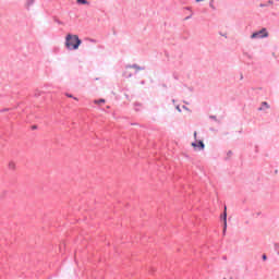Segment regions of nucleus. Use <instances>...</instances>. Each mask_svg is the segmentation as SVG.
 I'll list each match as a JSON object with an SVG mask.
<instances>
[{"label":"nucleus","mask_w":279,"mask_h":279,"mask_svg":"<svg viewBox=\"0 0 279 279\" xmlns=\"http://www.w3.org/2000/svg\"><path fill=\"white\" fill-rule=\"evenodd\" d=\"M228 210V207H225V213H223V216H222V219H223V234H226V230H228V213L226 211Z\"/></svg>","instance_id":"obj_5"},{"label":"nucleus","mask_w":279,"mask_h":279,"mask_svg":"<svg viewBox=\"0 0 279 279\" xmlns=\"http://www.w3.org/2000/svg\"><path fill=\"white\" fill-rule=\"evenodd\" d=\"M263 260H267V255H263Z\"/></svg>","instance_id":"obj_14"},{"label":"nucleus","mask_w":279,"mask_h":279,"mask_svg":"<svg viewBox=\"0 0 279 279\" xmlns=\"http://www.w3.org/2000/svg\"><path fill=\"white\" fill-rule=\"evenodd\" d=\"M259 8H267V4L260 3Z\"/></svg>","instance_id":"obj_11"},{"label":"nucleus","mask_w":279,"mask_h":279,"mask_svg":"<svg viewBox=\"0 0 279 279\" xmlns=\"http://www.w3.org/2000/svg\"><path fill=\"white\" fill-rule=\"evenodd\" d=\"M76 3H81L82 5H86L88 3L87 0H76Z\"/></svg>","instance_id":"obj_9"},{"label":"nucleus","mask_w":279,"mask_h":279,"mask_svg":"<svg viewBox=\"0 0 279 279\" xmlns=\"http://www.w3.org/2000/svg\"><path fill=\"white\" fill-rule=\"evenodd\" d=\"M94 104H96V106H101V104H106V99L100 98L98 100H94Z\"/></svg>","instance_id":"obj_7"},{"label":"nucleus","mask_w":279,"mask_h":279,"mask_svg":"<svg viewBox=\"0 0 279 279\" xmlns=\"http://www.w3.org/2000/svg\"><path fill=\"white\" fill-rule=\"evenodd\" d=\"M268 4H269V5H274V0H269V1H268Z\"/></svg>","instance_id":"obj_12"},{"label":"nucleus","mask_w":279,"mask_h":279,"mask_svg":"<svg viewBox=\"0 0 279 279\" xmlns=\"http://www.w3.org/2000/svg\"><path fill=\"white\" fill-rule=\"evenodd\" d=\"M201 1H205V0H196V3H199Z\"/></svg>","instance_id":"obj_15"},{"label":"nucleus","mask_w":279,"mask_h":279,"mask_svg":"<svg viewBox=\"0 0 279 279\" xmlns=\"http://www.w3.org/2000/svg\"><path fill=\"white\" fill-rule=\"evenodd\" d=\"M65 97H69L70 99H74L75 101H78L77 97H73V95L65 93Z\"/></svg>","instance_id":"obj_8"},{"label":"nucleus","mask_w":279,"mask_h":279,"mask_svg":"<svg viewBox=\"0 0 279 279\" xmlns=\"http://www.w3.org/2000/svg\"><path fill=\"white\" fill-rule=\"evenodd\" d=\"M269 36V33H267L266 28H263L259 32L253 33L251 38H267Z\"/></svg>","instance_id":"obj_3"},{"label":"nucleus","mask_w":279,"mask_h":279,"mask_svg":"<svg viewBox=\"0 0 279 279\" xmlns=\"http://www.w3.org/2000/svg\"><path fill=\"white\" fill-rule=\"evenodd\" d=\"M80 45H82V39L77 35L68 34L65 36V47L66 49H72L77 51L80 49Z\"/></svg>","instance_id":"obj_1"},{"label":"nucleus","mask_w":279,"mask_h":279,"mask_svg":"<svg viewBox=\"0 0 279 279\" xmlns=\"http://www.w3.org/2000/svg\"><path fill=\"white\" fill-rule=\"evenodd\" d=\"M132 69L135 70V73H138V71H141V68L138 65H129L124 71V77H132Z\"/></svg>","instance_id":"obj_2"},{"label":"nucleus","mask_w":279,"mask_h":279,"mask_svg":"<svg viewBox=\"0 0 279 279\" xmlns=\"http://www.w3.org/2000/svg\"><path fill=\"white\" fill-rule=\"evenodd\" d=\"M8 169H9V171H16V161H14V160L9 161Z\"/></svg>","instance_id":"obj_6"},{"label":"nucleus","mask_w":279,"mask_h":279,"mask_svg":"<svg viewBox=\"0 0 279 279\" xmlns=\"http://www.w3.org/2000/svg\"><path fill=\"white\" fill-rule=\"evenodd\" d=\"M259 110H263V107H260Z\"/></svg>","instance_id":"obj_16"},{"label":"nucleus","mask_w":279,"mask_h":279,"mask_svg":"<svg viewBox=\"0 0 279 279\" xmlns=\"http://www.w3.org/2000/svg\"><path fill=\"white\" fill-rule=\"evenodd\" d=\"M191 145L195 149V151H197V150L202 151V149H204V147H205L203 141H198L197 143L193 142Z\"/></svg>","instance_id":"obj_4"},{"label":"nucleus","mask_w":279,"mask_h":279,"mask_svg":"<svg viewBox=\"0 0 279 279\" xmlns=\"http://www.w3.org/2000/svg\"><path fill=\"white\" fill-rule=\"evenodd\" d=\"M194 138L197 140V131L194 132Z\"/></svg>","instance_id":"obj_13"},{"label":"nucleus","mask_w":279,"mask_h":279,"mask_svg":"<svg viewBox=\"0 0 279 279\" xmlns=\"http://www.w3.org/2000/svg\"><path fill=\"white\" fill-rule=\"evenodd\" d=\"M262 106H265V108L269 109V104H267L266 101L262 102Z\"/></svg>","instance_id":"obj_10"}]
</instances>
